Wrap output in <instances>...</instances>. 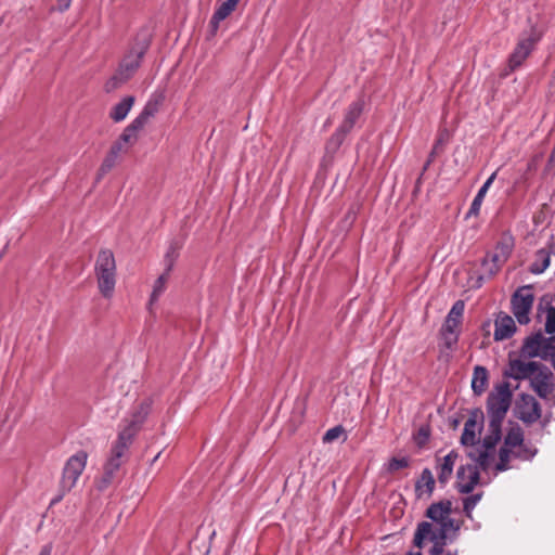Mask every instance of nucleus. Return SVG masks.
Segmentation results:
<instances>
[{"label":"nucleus","instance_id":"nucleus-8","mask_svg":"<svg viewBox=\"0 0 555 555\" xmlns=\"http://www.w3.org/2000/svg\"><path fill=\"white\" fill-rule=\"evenodd\" d=\"M534 296L531 286L519 287L511 298L512 312L519 324L530 322V311L532 309Z\"/></svg>","mask_w":555,"mask_h":555},{"label":"nucleus","instance_id":"nucleus-22","mask_svg":"<svg viewBox=\"0 0 555 555\" xmlns=\"http://www.w3.org/2000/svg\"><path fill=\"white\" fill-rule=\"evenodd\" d=\"M477 428H478V424H477L476 420L468 418L465 422L464 430H463V434H462V437H461V442L464 446L469 447V449L467 451V454L469 453V451L472 449L480 447L482 444V442L476 443V430H477Z\"/></svg>","mask_w":555,"mask_h":555},{"label":"nucleus","instance_id":"nucleus-11","mask_svg":"<svg viewBox=\"0 0 555 555\" xmlns=\"http://www.w3.org/2000/svg\"><path fill=\"white\" fill-rule=\"evenodd\" d=\"M156 109V105L149 103L141 114L124 130L119 140L125 144L133 143L137 139V133L143 129L150 117L155 114Z\"/></svg>","mask_w":555,"mask_h":555},{"label":"nucleus","instance_id":"nucleus-19","mask_svg":"<svg viewBox=\"0 0 555 555\" xmlns=\"http://www.w3.org/2000/svg\"><path fill=\"white\" fill-rule=\"evenodd\" d=\"M457 457L459 454L455 451H451L441 460V463L437 466V475L440 483H446L450 479Z\"/></svg>","mask_w":555,"mask_h":555},{"label":"nucleus","instance_id":"nucleus-13","mask_svg":"<svg viewBox=\"0 0 555 555\" xmlns=\"http://www.w3.org/2000/svg\"><path fill=\"white\" fill-rule=\"evenodd\" d=\"M539 369L540 364L537 362L516 359L509 362L507 375L514 379L531 378Z\"/></svg>","mask_w":555,"mask_h":555},{"label":"nucleus","instance_id":"nucleus-26","mask_svg":"<svg viewBox=\"0 0 555 555\" xmlns=\"http://www.w3.org/2000/svg\"><path fill=\"white\" fill-rule=\"evenodd\" d=\"M240 0H225L215 11L211 17V24L217 27L218 24L225 20L236 8Z\"/></svg>","mask_w":555,"mask_h":555},{"label":"nucleus","instance_id":"nucleus-1","mask_svg":"<svg viewBox=\"0 0 555 555\" xmlns=\"http://www.w3.org/2000/svg\"><path fill=\"white\" fill-rule=\"evenodd\" d=\"M512 402V391L507 383L494 388L487 400V413L489 418L488 435L480 447L474 448L468 455L483 469H488L494 463L495 447L501 440V428Z\"/></svg>","mask_w":555,"mask_h":555},{"label":"nucleus","instance_id":"nucleus-7","mask_svg":"<svg viewBox=\"0 0 555 555\" xmlns=\"http://www.w3.org/2000/svg\"><path fill=\"white\" fill-rule=\"evenodd\" d=\"M149 46L150 38L147 35L138 36L135 42L120 62L118 68L119 75H124V78L130 79L140 67Z\"/></svg>","mask_w":555,"mask_h":555},{"label":"nucleus","instance_id":"nucleus-30","mask_svg":"<svg viewBox=\"0 0 555 555\" xmlns=\"http://www.w3.org/2000/svg\"><path fill=\"white\" fill-rule=\"evenodd\" d=\"M180 245L177 242H171L164 257L165 271L171 272L176 260L179 257Z\"/></svg>","mask_w":555,"mask_h":555},{"label":"nucleus","instance_id":"nucleus-29","mask_svg":"<svg viewBox=\"0 0 555 555\" xmlns=\"http://www.w3.org/2000/svg\"><path fill=\"white\" fill-rule=\"evenodd\" d=\"M539 358L550 360L555 367V335L548 338L544 337Z\"/></svg>","mask_w":555,"mask_h":555},{"label":"nucleus","instance_id":"nucleus-41","mask_svg":"<svg viewBox=\"0 0 555 555\" xmlns=\"http://www.w3.org/2000/svg\"><path fill=\"white\" fill-rule=\"evenodd\" d=\"M460 324H452L449 323L448 320H446L440 332L460 334Z\"/></svg>","mask_w":555,"mask_h":555},{"label":"nucleus","instance_id":"nucleus-24","mask_svg":"<svg viewBox=\"0 0 555 555\" xmlns=\"http://www.w3.org/2000/svg\"><path fill=\"white\" fill-rule=\"evenodd\" d=\"M495 176H496V172H493L487 180L486 182L483 183V185L479 189L477 195L475 196L472 205H470V208H469V211H468V216H477L480 211V207H481V204H482V201L489 190V188L491 186V184L493 183L494 179H495Z\"/></svg>","mask_w":555,"mask_h":555},{"label":"nucleus","instance_id":"nucleus-15","mask_svg":"<svg viewBox=\"0 0 555 555\" xmlns=\"http://www.w3.org/2000/svg\"><path fill=\"white\" fill-rule=\"evenodd\" d=\"M552 373L550 371H542L539 369L538 372L530 378L533 390L541 397L547 398L553 391V385L551 383Z\"/></svg>","mask_w":555,"mask_h":555},{"label":"nucleus","instance_id":"nucleus-21","mask_svg":"<svg viewBox=\"0 0 555 555\" xmlns=\"http://www.w3.org/2000/svg\"><path fill=\"white\" fill-rule=\"evenodd\" d=\"M451 505L452 504L450 501H442L431 504L426 512V516L435 522L440 524L446 520L448 516H450Z\"/></svg>","mask_w":555,"mask_h":555},{"label":"nucleus","instance_id":"nucleus-43","mask_svg":"<svg viewBox=\"0 0 555 555\" xmlns=\"http://www.w3.org/2000/svg\"><path fill=\"white\" fill-rule=\"evenodd\" d=\"M70 4H72V0H57L55 10H57L60 12H65L66 10L69 9Z\"/></svg>","mask_w":555,"mask_h":555},{"label":"nucleus","instance_id":"nucleus-6","mask_svg":"<svg viewBox=\"0 0 555 555\" xmlns=\"http://www.w3.org/2000/svg\"><path fill=\"white\" fill-rule=\"evenodd\" d=\"M87 461L88 453L83 450L76 452L66 461L60 480V495L57 499L53 500V503L61 501L62 498L76 486L86 468Z\"/></svg>","mask_w":555,"mask_h":555},{"label":"nucleus","instance_id":"nucleus-23","mask_svg":"<svg viewBox=\"0 0 555 555\" xmlns=\"http://www.w3.org/2000/svg\"><path fill=\"white\" fill-rule=\"evenodd\" d=\"M133 96L129 95L124 98L119 103L113 106L109 113V117L116 122L124 120L133 106Z\"/></svg>","mask_w":555,"mask_h":555},{"label":"nucleus","instance_id":"nucleus-4","mask_svg":"<svg viewBox=\"0 0 555 555\" xmlns=\"http://www.w3.org/2000/svg\"><path fill=\"white\" fill-rule=\"evenodd\" d=\"M94 272L100 294L104 298L111 299L116 285V262L112 250H100L94 264Z\"/></svg>","mask_w":555,"mask_h":555},{"label":"nucleus","instance_id":"nucleus-17","mask_svg":"<svg viewBox=\"0 0 555 555\" xmlns=\"http://www.w3.org/2000/svg\"><path fill=\"white\" fill-rule=\"evenodd\" d=\"M545 314V332L547 334L555 333V307L547 296H543L538 306V317Z\"/></svg>","mask_w":555,"mask_h":555},{"label":"nucleus","instance_id":"nucleus-36","mask_svg":"<svg viewBox=\"0 0 555 555\" xmlns=\"http://www.w3.org/2000/svg\"><path fill=\"white\" fill-rule=\"evenodd\" d=\"M410 461L408 457H392L387 464V472L393 474L402 468L408 467Z\"/></svg>","mask_w":555,"mask_h":555},{"label":"nucleus","instance_id":"nucleus-5","mask_svg":"<svg viewBox=\"0 0 555 555\" xmlns=\"http://www.w3.org/2000/svg\"><path fill=\"white\" fill-rule=\"evenodd\" d=\"M522 442L524 433L521 428L518 426L512 427L504 439L503 447L500 449L499 460L496 461V457L494 456V463L492 464V466H494L495 473L508 469V463L512 457L529 459L533 456V453H522Z\"/></svg>","mask_w":555,"mask_h":555},{"label":"nucleus","instance_id":"nucleus-32","mask_svg":"<svg viewBox=\"0 0 555 555\" xmlns=\"http://www.w3.org/2000/svg\"><path fill=\"white\" fill-rule=\"evenodd\" d=\"M464 309H465V304L463 300H456L451 310L449 311L446 320L449 321V323H452V324H460L462 323V319H463V313H464Z\"/></svg>","mask_w":555,"mask_h":555},{"label":"nucleus","instance_id":"nucleus-40","mask_svg":"<svg viewBox=\"0 0 555 555\" xmlns=\"http://www.w3.org/2000/svg\"><path fill=\"white\" fill-rule=\"evenodd\" d=\"M344 433V429L341 426H336L331 429H328L325 435L323 436V442L330 443L334 440H337Z\"/></svg>","mask_w":555,"mask_h":555},{"label":"nucleus","instance_id":"nucleus-20","mask_svg":"<svg viewBox=\"0 0 555 555\" xmlns=\"http://www.w3.org/2000/svg\"><path fill=\"white\" fill-rule=\"evenodd\" d=\"M543 341L544 336L540 332L528 336L521 347V356L527 358L539 357Z\"/></svg>","mask_w":555,"mask_h":555},{"label":"nucleus","instance_id":"nucleus-3","mask_svg":"<svg viewBox=\"0 0 555 555\" xmlns=\"http://www.w3.org/2000/svg\"><path fill=\"white\" fill-rule=\"evenodd\" d=\"M439 525L440 529L434 530L430 522L423 521L418 524L414 534V545L422 548L425 541H431L434 542L430 551L431 555H440L446 544L447 533L450 531H457L460 529V525L450 516Z\"/></svg>","mask_w":555,"mask_h":555},{"label":"nucleus","instance_id":"nucleus-25","mask_svg":"<svg viewBox=\"0 0 555 555\" xmlns=\"http://www.w3.org/2000/svg\"><path fill=\"white\" fill-rule=\"evenodd\" d=\"M488 386V371L480 365L475 366L472 388L476 395H481Z\"/></svg>","mask_w":555,"mask_h":555},{"label":"nucleus","instance_id":"nucleus-33","mask_svg":"<svg viewBox=\"0 0 555 555\" xmlns=\"http://www.w3.org/2000/svg\"><path fill=\"white\" fill-rule=\"evenodd\" d=\"M169 276H170V272L165 271L155 281V284L153 286V292L151 295V304L155 302L159 298V296L164 293V291L166 289V284L169 280Z\"/></svg>","mask_w":555,"mask_h":555},{"label":"nucleus","instance_id":"nucleus-10","mask_svg":"<svg viewBox=\"0 0 555 555\" xmlns=\"http://www.w3.org/2000/svg\"><path fill=\"white\" fill-rule=\"evenodd\" d=\"M515 415L527 424H532L541 417V406L531 395H520L515 404Z\"/></svg>","mask_w":555,"mask_h":555},{"label":"nucleus","instance_id":"nucleus-16","mask_svg":"<svg viewBox=\"0 0 555 555\" xmlns=\"http://www.w3.org/2000/svg\"><path fill=\"white\" fill-rule=\"evenodd\" d=\"M516 331L515 321L512 317L504 314L495 320L494 339L504 340L509 338Z\"/></svg>","mask_w":555,"mask_h":555},{"label":"nucleus","instance_id":"nucleus-27","mask_svg":"<svg viewBox=\"0 0 555 555\" xmlns=\"http://www.w3.org/2000/svg\"><path fill=\"white\" fill-rule=\"evenodd\" d=\"M435 487V479L430 472V469L425 468L422 472V475L420 479L416 482V491L420 493V495L424 492L423 489H425V492L430 494Z\"/></svg>","mask_w":555,"mask_h":555},{"label":"nucleus","instance_id":"nucleus-18","mask_svg":"<svg viewBox=\"0 0 555 555\" xmlns=\"http://www.w3.org/2000/svg\"><path fill=\"white\" fill-rule=\"evenodd\" d=\"M362 111H363L362 101L352 102L348 106V108L345 113L344 120H343L341 125L339 126L341 131H346L347 133H349L352 130L353 126L356 125L357 120L359 119L360 115L362 114Z\"/></svg>","mask_w":555,"mask_h":555},{"label":"nucleus","instance_id":"nucleus-12","mask_svg":"<svg viewBox=\"0 0 555 555\" xmlns=\"http://www.w3.org/2000/svg\"><path fill=\"white\" fill-rule=\"evenodd\" d=\"M537 41L538 38H534L533 36L522 38L518 41L508 59V67L511 70L516 69L524 63L533 50Z\"/></svg>","mask_w":555,"mask_h":555},{"label":"nucleus","instance_id":"nucleus-45","mask_svg":"<svg viewBox=\"0 0 555 555\" xmlns=\"http://www.w3.org/2000/svg\"><path fill=\"white\" fill-rule=\"evenodd\" d=\"M52 547L50 545H44L41 550L39 555H51Z\"/></svg>","mask_w":555,"mask_h":555},{"label":"nucleus","instance_id":"nucleus-2","mask_svg":"<svg viewBox=\"0 0 555 555\" xmlns=\"http://www.w3.org/2000/svg\"><path fill=\"white\" fill-rule=\"evenodd\" d=\"M139 423H141V420H133L119 431L116 441L112 446L111 455L104 465L103 475L96 482L99 490H105L115 479L116 472L125 462L128 449L137 434Z\"/></svg>","mask_w":555,"mask_h":555},{"label":"nucleus","instance_id":"nucleus-35","mask_svg":"<svg viewBox=\"0 0 555 555\" xmlns=\"http://www.w3.org/2000/svg\"><path fill=\"white\" fill-rule=\"evenodd\" d=\"M481 266H482V275L480 276V279H483V278L491 279L502 268V266L492 261V258L488 255L483 258Z\"/></svg>","mask_w":555,"mask_h":555},{"label":"nucleus","instance_id":"nucleus-39","mask_svg":"<svg viewBox=\"0 0 555 555\" xmlns=\"http://www.w3.org/2000/svg\"><path fill=\"white\" fill-rule=\"evenodd\" d=\"M441 334V341H442V345L447 348V349H454L456 344H457V340H459V335L460 334H455V333H443V332H440Z\"/></svg>","mask_w":555,"mask_h":555},{"label":"nucleus","instance_id":"nucleus-34","mask_svg":"<svg viewBox=\"0 0 555 555\" xmlns=\"http://www.w3.org/2000/svg\"><path fill=\"white\" fill-rule=\"evenodd\" d=\"M118 157L115 156V152H108L103 159L96 176V181H100L106 173H108L117 163Z\"/></svg>","mask_w":555,"mask_h":555},{"label":"nucleus","instance_id":"nucleus-38","mask_svg":"<svg viewBox=\"0 0 555 555\" xmlns=\"http://www.w3.org/2000/svg\"><path fill=\"white\" fill-rule=\"evenodd\" d=\"M481 499V494H473L464 499L463 509L468 518H472V512Z\"/></svg>","mask_w":555,"mask_h":555},{"label":"nucleus","instance_id":"nucleus-46","mask_svg":"<svg viewBox=\"0 0 555 555\" xmlns=\"http://www.w3.org/2000/svg\"><path fill=\"white\" fill-rule=\"evenodd\" d=\"M406 555H422V554H421L420 552H415V553L410 552V553H408Z\"/></svg>","mask_w":555,"mask_h":555},{"label":"nucleus","instance_id":"nucleus-14","mask_svg":"<svg viewBox=\"0 0 555 555\" xmlns=\"http://www.w3.org/2000/svg\"><path fill=\"white\" fill-rule=\"evenodd\" d=\"M514 247V240L511 235L504 234L496 243L494 250L487 254L492 258V261L503 266L509 258Z\"/></svg>","mask_w":555,"mask_h":555},{"label":"nucleus","instance_id":"nucleus-42","mask_svg":"<svg viewBox=\"0 0 555 555\" xmlns=\"http://www.w3.org/2000/svg\"><path fill=\"white\" fill-rule=\"evenodd\" d=\"M429 438V433L426 428L422 427L420 428L418 433H417V436H416V441L420 446H422L423 443H425Z\"/></svg>","mask_w":555,"mask_h":555},{"label":"nucleus","instance_id":"nucleus-44","mask_svg":"<svg viewBox=\"0 0 555 555\" xmlns=\"http://www.w3.org/2000/svg\"><path fill=\"white\" fill-rule=\"evenodd\" d=\"M124 144H125V143H124V142H121L120 140L116 141V142L112 145V147H111L109 152H115V156H116V157H118V156H119V154L124 151Z\"/></svg>","mask_w":555,"mask_h":555},{"label":"nucleus","instance_id":"nucleus-9","mask_svg":"<svg viewBox=\"0 0 555 555\" xmlns=\"http://www.w3.org/2000/svg\"><path fill=\"white\" fill-rule=\"evenodd\" d=\"M468 457L472 460L474 464H466L459 468L456 474V488L461 493H469L473 491L475 486L479 482V470L478 468H483L479 465L478 462L474 461L469 455ZM493 466H491L492 468ZM490 467L488 468V470ZM487 472V469H485Z\"/></svg>","mask_w":555,"mask_h":555},{"label":"nucleus","instance_id":"nucleus-28","mask_svg":"<svg viewBox=\"0 0 555 555\" xmlns=\"http://www.w3.org/2000/svg\"><path fill=\"white\" fill-rule=\"evenodd\" d=\"M550 266V255L545 250H539L535 255L534 261L530 266V271L533 274H540Z\"/></svg>","mask_w":555,"mask_h":555},{"label":"nucleus","instance_id":"nucleus-37","mask_svg":"<svg viewBox=\"0 0 555 555\" xmlns=\"http://www.w3.org/2000/svg\"><path fill=\"white\" fill-rule=\"evenodd\" d=\"M128 79L124 78V75H119V72L117 70V73L105 82L104 89L106 92H112L118 89Z\"/></svg>","mask_w":555,"mask_h":555},{"label":"nucleus","instance_id":"nucleus-31","mask_svg":"<svg viewBox=\"0 0 555 555\" xmlns=\"http://www.w3.org/2000/svg\"><path fill=\"white\" fill-rule=\"evenodd\" d=\"M347 134L348 133L346 131H341V129L338 127V129L331 135L325 144L326 152L335 153L340 147Z\"/></svg>","mask_w":555,"mask_h":555}]
</instances>
